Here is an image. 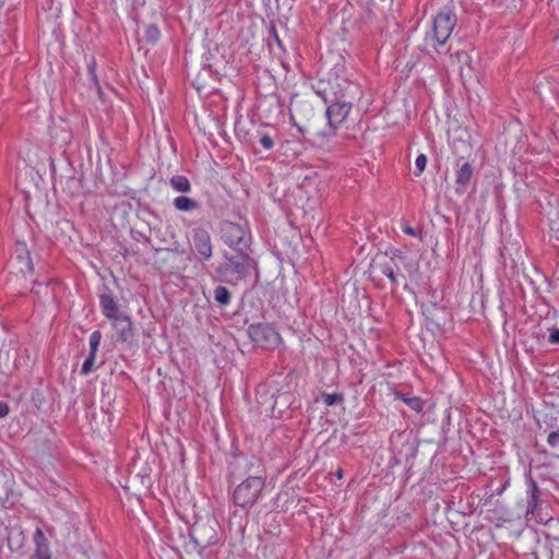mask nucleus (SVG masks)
Masks as SVG:
<instances>
[{"mask_svg": "<svg viewBox=\"0 0 559 559\" xmlns=\"http://www.w3.org/2000/svg\"><path fill=\"white\" fill-rule=\"evenodd\" d=\"M252 252L236 251L233 254L224 251V261L215 269V280L236 286L251 273V270H255L258 266Z\"/></svg>", "mask_w": 559, "mask_h": 559, "instance_id": "f257e3e1", "label": "nucleus"}, {"mask_svg": "<svg viewBox=\"0 0 559 559\" xmlns=\"http://www.w3.org/2000/svg\"><path fill=\"white\" fill-rule=\"evenodd\" d=\"M249 472L257 468V475H249L233 492V501L236 506L248 510L260 499L265 487V473L262 463L255 457L248 461Z\"/></svg>", "mask_w": 559, "mask_h": 559, "instance_id": "f03ea898", "label": "nucleus"}, {"mask_svg": "<svg viewBox=\"0 0 559 559\" xmlns=\"http://www.w3.org/2000/svg\"><path fill=\"white\" fill-rule=\"evenodd\" d=\"M345 84L344 91L326 104L325 116L329 127L333 130L337 129L348 117L353 102L361 95L360 86L353 82L349 78H342Z\"/></svg>", "mask_w": 559, "mask_h": 559, "instance_id": "7ed1b4c3", "label": "nucleus"}, {"mask_svg": "<svg viewBox=\"0 0 559 559\" xmlns=\"http://www.w3.org/2000/svg\"><path fill=\"white\" fill-rule=\"evenodd\" d=\"M221 238L234 252L253 251L251 233L240 224L223 221L219 224Z\"/></svg>", "mask_w": 559, "mask_h": 559, "instance_id": "20e7f679", "label": "nucleus"}, {"mask_svg": "<svg viewBox=\"0 0 559 559\" xmlns=\"http://www.w3.org/2000/svg\"><path fill=\"white\" fill-rule=\"evenodd\" d=\"M342 78H348L346 68L343 64H335L330 73L329 80H319L317 83L312 84V90L325 104H329L333 97L344 91L345 84Z\"/></svg>", "mask_w": 559, "mask_h": 559, "instance_id": "39448f33", "label": "nucleus"}, {"mask_svg": "<svg viewBox=\"0 0 559 559\" xmlns=\"http://www.w3.org/2000/svg\"><path fill=\"white\" fill-rule=\"evenodd\" d=\"M250 340L263 349H274L281 342V335L274 326L267 323H253L247 330Z\"/></svg>", "mask_w": 559, "mask_h": 559, "instance_id": "423d86ee", "label": "nucleus"}, {"mask_svg": "<svg viewBox=\"0 0 559 559\" xmlns=\"http://www.w3.org/2000/svg\"><path fill=\"white\" fill-rule=\"evenodd\" d=\"M456 24V15L451 9L441 10L433 19L431 38L438 45H443L450 37Z\"/></svg>", "mask_w": 559, "mask_h": 559, "instance_id": "0eeeda50", "label": "nucleus"}, {"mask_svg": "<svg viewBox=\"0 0 559 559\" xmlns=\"http://www.w3.org/2000/svg\"><path fill=\"white\" fill-rule=\"evenodd\" d=\"M190 239L191 248L198 253L200 260L209 261L213 257L212 238L205 228H193Z\"/></svg>", "mask_w": 559, "mask_h": 559, "instance_id": "6e6552de", "label": "nucleus"}, {"mask_svg": "<svg viewBox=\"0 0 559 559\" xmlns=\"http://www.w3.org/2000/svg\"><path fill=\"white\" fill-rule=\"evenodd\" d=\"M526 484L527 513L533 516H539L543 504L542 490L531 474L526 475Z\"/></svg>", "mask_w": 559, "mask_h": 559, "instance_id": "1a4fd4ad", "label": "nucleus"}, {"mask_svg": "<svg viewBox=\"0 0 559 559\" xmlns=\"http://www.w3.org/2000/svg\"><path fill=\"white\" fill-rule=\"evenodd\" d=\"M11 262L22 274L33 273L34 271L31 252L24 241H16Z\"/></svg>", "mask_w": 559, "mask_h": 559, "instance_id": "9d476101", "label": "nucleus"}, {"mask_svg": "<svg viewBox=\"0 0 559 559\" xmlns=\"http://www.w3.org/2000/svg\"><path fill=\"white\" fill-rule=\"evenodd\" d=\"M114 329L117 332L118 341L122 343H132L134 333L131 318L126 314H121L117 319L112 320Z\"/></svg>", "mask_w": 559, "mask_h": 559, "instance_id": "9b49d317", "label": "nucleus"}, {"mask_svg": "<svg viewBox=\"0 0 559 559\" xmlns=\"http://www.w3.org/2000/svg\"><path fill=\"white\" fill-rule=\"evenodd\" d=\"M99 306L103 314L109 320L117 319L121 316L119 313V305L115 300L110 289L107 287L105 288V292L99 295Z\"/></svg>", "mask_w": 559, "mask_h": 559, "instance_id": "f8f14e48", "label": "nucleus"}, {"mask_svg": "<svg viewBox=\"0 0 559 559\" xmlns=\"http://www.w3.org/2000/svg\"><path fill=\"white\" fill-rule=\"evenodd\" d=\"M33 540L35 544L33 557L35 559H52L48 539L40 527L35 530Z\"/></svg>", "mask_w": 559, "mask_h": 559, "instance_id": "ddd939ff", "label": "nucleus"}, {"mask_svg": "<svg viewBox=\"0 0 559 559\" xmlns=\"http://www.w3.org/2000/svg\"><path fill=\"white\" fill-rule=\"evenodd\" d=\"M380 272L385 275L393 287H397L400 284V277L405 280V276L400 274V266L399 263L394 261H382L377 264Z\"/></svg>", "mask_w": 559, "mask_h": 559, "instance_id": "4468645a", "label": "nucleus"}, {"mask_svg": "<svg viewBox=\"0 0 559 559\" xmlns=\"http://www.w3.org/2000/svg\"><path fill=\"white\" fill-rule=\"evenodd\" d=\"M474 168L471 163L465 162L457 170H456V191L464 192L473 177Z\"/></svg>", "mask_w": 559, "mask_h": 559, "instance_id": "2eb2a0df", "label": "nucleus"}, {"mask_svg": "<svg viewBox=\"0 0 559 559\" xmlns=\"http://www.w3.org/2000/svg\"><path fill=\"white\" fill-rule=\"evenodd\" d=\"M212 296L214 302L221 309L227 308L233 299V293L226 286L223 285L215 286Z\"/></svg>", "mask_w": 559, "mask_h": 559, "instance_id": "dca6fc26", "label": "nucleus"}, {"mask_svg": "<svg viewBox=\"0 0 559 559\" xmlns=\"http://www.w3.org/2000/svg\"><path fill=\"white\" fill-rule=\"evenodd\" d=\"M173 204L176 210L181 212H190L200 207L198 201L186 195L175 198Z\"/></svg>", "mask_w": 559, "mask_h": 559, "instance_id": "f3484780", "label": "nucleus"}, {"mask_svg": "<svg viewBox=\"0 0 559 559\" xmlns=\"http://www.w3.org/2000/svg\"><path fill=\"white\" fill-rule=\"evenodd\" d=\"M25 542V535L22 530L12 531L8 535V546L12 551H19L22 549Z\"/></svg>", "mask_w": 559, "mask_h": 559, "instance_id": "a211bd4d", "label": "nucleus"}, {"mask_svg": "<svg viewBox=\"0 0 559 559\" xmlns=\"http://www.w3.org/2000/svg\"><path fill=\"white\" fill-rule=\"evenodd\" d=\"M170 187L178 192H189L191 190V183L186 176L176 175L169 179Z\"/></svg>", "mask_w": 559, "mask_h": 559, "instance_id": "6ab92c4d", "label": "nucleus"}, {"mask_svg": "<svg viewBox=\"0 0 559 559\" xmlns=\"http://www.w3.org/2000/svg\"><path fill=\"white\" fill-rule=\"evenodd\" d=\"M395 396L396 399L402 400L409 408H412L416 413H421L424 411V401L420 397H407L401 392H397Z\"/></svg>", "mask_w": 559, "mask_h": 559, "instance_id": "aec40b11", "label": "nucleus"}, {"mask_svg": "<svg viewBox=\"0 0 559 559\" xmlns=\"http://www.w3.org/2000/svg\"><path fill=\"white\" fill-rule=\"evenodd\" d=\"M159 28L156 24H147L144 29V38L148 44H156L159 39Z\"/></svg>", "mask_w": 559, "mask_h": 559, "instance_id": "412c9836", "label": "nucleus"}, {"mask_svg": "<svg viewBox=\"0 0 559 559\" xmlns=\"http://www.w3.org/2000/svg\"><path fill=\"white\" fill-rule=\"evenodd\" d=\"M384 255L389 257L388 261H394L396 263H404L407 260L405 252L394 247L388 248Z\"/></svg>", "mask_w": 559, "mask_h": 559, "instance_id": "4be33fe9", "label": "nucleus"}, {"mask_svg": "<svg viewBox=\"0 0 559 559\" xmlns=\"http://www.w3.org/2000/svg\"><path fill=\"white\" fill-rule=\"evenodd\" d=\"M322 400L326 406L342 405L344 395L342 393H322Z\"/></svg>", "mask_w": 559, "mask_h": 559, "instance_id": "5701e85b", "label": "nucleus"}, {"mask_svg": "<svg viewBox=\"0 0 559 559\" xmlns=\"http://www.w3.org/2000/svg\"><path fill=\"white\" fill-rule=\"evenodd\" d=\"M100 340H102L100 331L96 330V331H94L91 334V336H90V354L91 355H95L96 356V353L98 350V346L100 344Z\"/></svg>", "mask_w": 559, "mask_h": 559, "instance_id": "b1692460", "label": "nucleus"}, {"mask_svg": "<svg viewBox=\"0 0 559 559\" xmlns=\"http://www.w3.org/2000/svg\"><path fill=\"white\" fill-rule=\"evenodd\" d=\"M95 355L88 354V356L85 358L82 368H81V374L87 376L92 372L94 364H95Z\"/></svg>", "mask_w": 559, "mask_h": 559, "instance_id": "393cba45", "label": "nucleus"}, {"mask_svg": "<svg viewBox=\"0 0 559 559\" xmlns=\"http://www.w3.org/2000/svg\"><path fill=\"white\" fill-rule=\"evenodd\" d=\"M87 68H88V73H90V75H91L95 86L97 87L98 93L102 94V88H100V85H99V82H98V79H97V75H96L95 58H92V60L87 64Z\"/></svg>", "mask_w": 559, "mask_h": 559, "instance_id": "a878e982", "label": "nucleus"}, {"mask_svg": "<svg viewBox=\"0 0 559 559\" xmlns=\"http://www.w3.org/2000/svg\"><path fill=\"white\" fill-rule=\"evenodd\" d=\"M426 165H427V157L425 154H419L417 157H416V160H415V167H416V170H415V176H419L426 168Z\"/></svg>", "mask_w": 559, "mask_h": 559, "instance_id": "bb28decb", "label": "nucleus"}, {"mask_svg": "<svg viewBox=\"0 0 559 559\" xmlns=\"http://www.w3.org/2000/svg\"><path fill=\"white\" fill-rule=\"evenodd\" d=\"M547 443L551 447V448H557L559 447V429L557 430H552L548 433L547 436Z\"/></svg>", "mask_w": 559, "mask_h": 559, "instance_id": "cd10ccee", "label": "nucleus"}, {"mask_svg": "<svg viewBox=\"0 0 559 559\" xmlns=\"http://www.w3.org/2000/svg\"><path fill=\"white\" fill-rule=\"evenodd\" d=\"M260 144L267 151L274 147V141L272 136L266 133L261 134Z\"/></svg>", "mask_w": 559, "mask_h": 559, "instance_id": "c85d7f7f", "label": "nucleus"}, {"mask_svg": "<svg viewBox=\"0 0 559 559\" xmlns=\"http://www.w3.org/2000/svg\"><path fill=\"white\" fill-rule=\"evenodd\" d=\"M402 230L406 234V235H409V236H413V237H417L419 239H421V230L419 229H416L405 223L402 224Z\"/></svg>", "mask_w": 559, "mask_h": 559, "instance_id": "c756f323", "label": "nucleus"}, {"mask_svg": "<svg viewBox=\"0 0 559 559\" xmlns=\"http://www.w3.org/2000/svg\"><path fill=\"white\" fill-rule=\"evenodd\" d=\"M369 12H372L373 9H379L381 5L388 2V0H362Z\"/></svg>", "mask_w": 559, "mask_h": 559, "instance_id": "7c9ffc66", "label": "nucleus"}, {"mask_svg": "<svg viewBox=\"0 0 559 559\" xmlns=\"http://www.w3.org/2000/svg\"><path fill=\"white\" fill-rule=\"evenodd\" d=\"M406 445L408 448V452L406 453V462L408 463L411 460L415 459V456L417 455L418 448H417V445H415L413 443H407Z\"/></svg>", "mask_w": 559, "mask_h": 559, "instance_id": "2f4dec72", "label": "nucleus"}, {"mask_svg": "<svg viewBox=\"0 0 559 559\" xmlns=\"http://www.w3.org/2000/svg\"><path fill=\"white\" fill-rule=\"evenodd\" d=\"M548 342L552 345H559V329H552L550 331Z\"/></svg>", "mask_w": 559, "mask_h": 559, "instance_id": "473e14b6", "label": "nucleus"}, {"mask_svg": "<svg viewBox=\"0 0 559 559\" xmlns=\"http://www.w3.org/2000/svg\"><path fill=\"white\" fill-rule=\"evenodd\" d=\"M10 407L5 402L0 401V418L5 417L9 414Z\"/></svg>", "mask_w": 559, "mask_h": 559, "instance_id": "72a5a7b5", "label": "nucleus"}, {"mask_svg": "<svg viewBox=\"0 0 559 559\" xmlns=\"http://www.w3.org/2000/svg\"><path fill=\"white\" fill-rule=\"evenodd\" d=\"M294 126L298 129V131H299L301 134H305V133L307 132L306 127L300 126V124H298V123H294Z\"/></svg>", "mask_w": 559, "mask_h": 559, "instance_id": "f704fd0d", "label": "nucleus"}, {"mask_svg": "<svg viewBox=\"0 0 559 559\" xmlns=\"http://www.w3.org/2000/svg\"><path fill=\"white\" fill-rule=\"evenodd\" d=\"M272 33H273L274 38H275V40L277 41L278 46H282V43H281V40H280V38H278V36H277V33H276V31H275V28H274V27H272Z\"/></svg>", "mask_w": 559, "mask_h": 559, "instance_id": "c9c22d12", "label": "nucleus"}, {"mask_svg": "<svg viewBox=\"0 0 559 559\" xmlns=\"http://www.w3.org/2000/svg\"><path fill=\"white\" fill-rule=\"evenodd\" d=\"M335 476L338 478V479H342L343 478V471L341 468H338L336 472H335Z\"/></svg>", "mask_w": 559, "mask_h": 559, "instance_id": "e433bc0d", "label": "nucleus"}, {"mask_svg": "<svg viewBox=\"0 0 559 559\" xmlns=\"http://www.w3.org/2000/svg\"><path fill=\"white\" fill-rule=\"evenodd\" d=\"M457 58L461 60V58L468 59V56L466 52H459Z\"/></svg>", "mask_w": 559, "mask_h": 559, "instance_id": "4c0bfd02", "label": "nucleus"}, {"mask_svg": "<svg viewBox=\"0 0 559 559\" xmlns=\"http://www.w3.org/2000/svg\"><path fill=\"white\" fill-rule=\"evenodd\" d=\"M139 238H143L145 241H150V238L142 233H138Z\"/></svg>", "mask_w": 559, "mask_h": 559, "instance_id": "58836bf2", "label": "nucleus"}, {"mask_svg": "<svg viewBox=\"0 0 559 559\" xmlns=\"http://www.w3.org/2000/svg\"><path fill=\"white\" fill-rule=\"evenodd\" d=\"M32 293L38 295L40 293L39 287H32Z\"/></svg>", "mask_w": 559, "mask_h": 559, "instance_id": "ea45409f", "label": "nucleus"}, {"mask_svg": "<svg viewBox=\"0 0 559 559\" xmlns=\"http://www.w3.org/2000/svg\"><path fill=\"white\" fill-rule=\"evenodd\" d=\"M212 543H213V540H212V538H210V539H209V540H206L204 544H205V545H210V544H212Z\"/></svg>", "mask_w": 559, "mask_h": 559, "instance_id": "a19ab883", "label": "nucleus"}, {"mask_svg": "<svg viewBox=\"0 0 559 559\" xmlns=\"http://www.w3.org/2000/svg\"><path fill=\"white\" fill-rule=\"evenodd\" d=\"M138 4L143 5V2H140L139 0H134Z\"/></svg>", "mask_w": 559, "mask_h": 559, "instance_id": "79ce46f5", "label": "nucleus"}, {"mask_svg": "<svg viewBox=\"0 0 559 559\" xmlns=\"http://www.w3.org/2000/svg\"><path fill=\"white\" fill-rule=\"evenodd\" d=\"M35 285L40 286V285H41V283H38V281H35Z\"/></svg>", "mask_w": 559, "mask_h": 559, "instance_id": "37998d69", "label": "nucleus"}]
</instances>
